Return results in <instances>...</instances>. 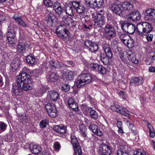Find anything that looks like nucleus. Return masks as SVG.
Instances as JSON below:
<instances>
[{"mask_svg": "<svg viewBox=\"0 0 155 155\" xmlns=\"http://www.w3.org/2000/svg\"><path fill=\"white\" fill-rule=\"evenodd\" d=\"M141 17L140 12L137 10H135L126 16L128 20H131L133 22L140 20Z\"/></svg>", "mask_w": 155, "mask_h": 155, "instance_id": "12", "label": "nucleus"}, {"mask_svg": "<svg viewBox=\"0 0 155 155\" xmlns=\"http://www.w3.org/2000/svg\"><path fill=\"white\" fill-rule=\"evenodd\" d=\"M89 128L96 135L101 136L102 135V132L98 129L97 126L94 124H91L89 126Z\"/></svg>", "mask_w": 155, "mask_h": 155, "instance_id": "22", "label": "nucleus"}, {"mask_svg": "<svg viewBox=\"0 0 155 155\" xmlns=\"http://www.w3.org/2000/svg\"><path fill=\"white\" fill-rule=\"evenodd\" d=\"M13 18L21 26L23 27H25L26 26V24L21 18V17H17L15 15L13 17Z\"/></svg>", "mask_w": 155, "mask_h": 155, "instance_id": "31", "label": "nucleus"}, {"mask_svg": "<svg viewBox=\"0 0 155 155\" xmlns=\"http://www.w3.org/2000/svg\"><path fill=\"white\" fill-rule=\"evenodd\" d=\"M6 126V125L4 122H1L0 123V129L1 130H4Z\"/></svg>", "mask_w": 155, "mask_h": 155, "instance_id": "57", "label": "nucleus"}, {"mask_svg": "<svg viewBox=\"0 0 155 155\" xmlns=\"http://www.w3.org/2000/svg\"><path fill=\"white\" fill-rule=\"evenodd\" d=\"M93 43L89 40H87L85 41L84 45L87 48H89Z\"/></svg>", "mask_w": 155, "mask_h": 155, "instance_id": "52", "label": "nucleus"}, {"mask_svg": "<svg viewBox=\"0 0 155 155\" xmlns=\"http://www.w3.org/2000/svg\"><path fill=\"white\" fill-rule=\"evenodd\" d=\"M153 35L151 34H148L147 37V39L148 41H151L152 40Z\"/></svg>", "mask_w": 155, "mask_h": 155, "instance_id": "59", "label": "nucleus"}, {"mask_svg": "<svg viewBox=\"0 0 155 155\" xmlns=\"http://www.w3.org/2000/svg\"><path fill=\"white\" fill-rule=\"evenodd\" d=\"M21 84L18 83L16 81V83L13 85L12 89V92L15 95L17 96L20 94L21 91H22L21 88Z\"/></svg>", "mask_w": 155, "mask_h": 155, "instance_id": "15", "label": "nucleus"}, {"mask_svg": "<svg viewBox=\"0 0 155 155\" xmlns=\"http://www.w3.org/2000/svg\"><path fill=\"white\" fill-rule=\"evenodd\" d=\"M75 102L73 98H70L68 101V105L70 107L71 105L73 104L74 103H75Z\"/></svg>", "mask_w": 155, "mask_h": 155, "instance_id": "56", "label": "nucleus"}, {"mask_svg": "<svg viewBox=\"0 0 155 155\" xmlns=\"http://www.w3.org/2000/svg\"><path fill=\"white\" fill-rule=\"evenodd\" d=\"M130 37L129 36L125 33H123L121 34L120 36V38L121 40L126 45L128 40L130 39Z\"/></svg>", "mask_w": 155, "mask_h": 155, "instance_id": "30", "label": "nucleus"}, {"mask_svg": "<svg viewBox=\"0 0 155 155\" xmlns=\"http://www.w3.org/2000/svg\"><path fill=\"white\" fill-rule=\"evenodd\" d=\"M74 149L75 155H81L82 151L80 145L74 148Z\"/></svg>", "mask_w": 155, "mask_h": 155, "instance_id": "45", "label": "nucleus"}, {"mask_svg": "<svg viewBox=\"0 0 155 155\" xmlns=\"http://www.w3.org/2000/svg\"><path fill=\"white\" fill-rule=\"evenodd\" d=\"M26 40L24 39L22 41L21 39H20L19 40L18 44L17 46V50L19 52H21L24 51L26 49L25 43Z\"/></svg>", "mask_w": 155, "mask_h": 155, "instance_id": "24", "label": "nucleus"}, {"mask_svg": "<svg viewBox=\"0 0 155 155\" xmlns=\"http://www.w3.org/2000/svg\"><path fill=\"white\" fill-rule=\"evenodd\" d=\"M154 61V60H153L151 57L149 55L147 58L145 62L147 64L149 65L153 63Z\"/></svg>", "mask_w": 155, "mask_h": 155, "instance_id": "49", "label": "nucleus"}, {"mask_svg": "<svg viewBox=\"0 0 155 155\" xmlns=\"http://www.w3.org/2000/svg\"><path fill=\"white\" fill-rule=\"evenodd\" d=\"M70 86L66 83H62L61 84V90L64 92H66L70 90Z\"/></svg>", "mask_w": 155, "mask_h": 155, "instance_id": "34", "label": "nucleus"}, {"mask_svg": "<svg viewBox=\"0 0 155 155\" xmlns=\"http://www.w3.org/2000/svg\"><path fill=\"white\" fill-rule=\"evenodd\" d=\"M90 114L92 118L95 120H97L98 118L97 112L91 108Z\"/></svg>", "mask_w": 155, "mask_h": 155, "instance_id": "38", "label": "nucleus"}, {"mask_svg": "<svg viewBox=\"0 0 155 155\" xmlns=\"http://www.w3.org/2000/svg\"><path fill=\"white\" fill-rule=\"evenodd\" d=\"M8 41V44H9L10 46H13L15 44V38L10 39H7Z\"/></svg>", "mask_w": 155, "mask_h": 155, "instance_id": "54", "label": "nucleus"}, {"mask_svg": "<svg viewBox=\"0 0 155 155\" xmlns=\"http://www.w3.org/2000/svg\"><path fill=\"white\" fill-rule=\"evenodd\" d=\"M73 111H77L78 110V108L77 103L75 102L73 104L69 107Z\"/></svg>", "mask_w": 155, "mask_h": 155, "instance_id": "51", "label": "nucleus"}, {"mask_svg": "<svg viewBox=\"0 0 155 155\" xmlns=\"http://www.w3.org/2000/svg\"><path fill=\"white\" fill-rule=\"evenodd\" d=\"M45 108L49 116L51 117H55L57 116V110L55 107L52 106L50 103L45 105Z\"/></svg>", "mask_w": 155, "mask_h": 155, "instance_id": "13", "label": "nucleus"}, {"mask_svg": "<svg viewBox=\"0 0 155 155\" xmlns=\"http://www.w3.org/2000/svg\"><path fill=\"white\" fill-rule=\"evenodd\" d=\"M80 133L82 136L84 137H85L86 136L85 131L83 130H80Z\"/></svg>", "mask_w": 155, "mask_h": 155, "instance_id": "61", "label": "nucleus"}, {"mask_svg": "<svg viewBox=\"0 0 155 155\" xmlns=\"http://www.w3.org/2000/svg\"><path fill=\"white\" fill-rule=\"evenodd\" d=\"M117 155H129V154L124 150L120 149L118 150L117 152Z\"/></svg>", "mask_w": 155, "mask_h": 155, "instance_id": "50", "label": "nucleus"}, {"mask_svg": "<svg viewBox=\"0 0 155 155\" xmlns=\"http://www.w3.org/2000/svg\"><path fill=\"white\" fill-rule=\"evenodd\" d=\"M122 125V122L120 121H119L117 122V125L118 128H120Z\"/></svg>", "mask_w": 155, "mask_h": 155, "instance_id": "64", "label": "nucleus"}, {"mask_svg": "<svg viewBox=\"0 0 155 155\" xmlns=\"http://www.w3.org/2000/svg\"><path fill=\"white\" fill-rule=\"evenodd\" d=\"M110 109L114 111H116L122 115L128 117L130 114L129 111L125 108H123L119 105L115 104L110 106Z\"/></svg>", "mask_w": 155, "mask_h": 155, "instance_id": "10", "label": "nucleus"}, {"mask_svg": "<svg viewBox=\"0 0 155 155\" xmlns=\"http://www.w3.org/2000/svg\"><path fill=\"white\" fill-rule=\"evenodd\" d=\"M53 129L58 133L63 134L66 133L67 130L66 126L56 125L53 127Z\"/></svg>", "mask_w": 155, "mask_h": 155, "instance_id": "18", "label": "nucleus"}, {"mask_svg": "<svg viewBox=\"0 0 155 155\" xmlns=\"http://www.w3.org/2000/svg\"><path fill=\"white\" fill-rule=\"evenodd\" d=\"M5 16L3 13H0V26L1 25L3 21L5 20Z\"/></svg>", "mask_w": 155, "mask_h": 155, "instance_id": "53", "label": "nucleus"}, {"mask_svg": "<svg viewBox=\"0 0 155 155\" xmlns=\"http://www.w3.org/2000/svg\"><path fill=\"white\" fill-rule=\"evenodd\" d=\"M48 124V120L47 119H45L41 121L40 123V126L41 128H45Z\"/></svg>", "mask_w": 155, "mask_h": 155, "instance_id": "44", "label": "nucleus"}, {"mask_svg": "<svg viewBox=\"0 0 155 155\" xmlns=\"http://www.w3.org/2000/svg\"><path fill=\"white\" fill-rule=\"evenodd\" d=\"M94 29L96 31L100 30L105 24L104 17L100 13H97L94 19Z\"/></svg>", "mask_w": 155, "mask_h": 155, "instance_id": "5", "label": "nucleus"}, {"mask_svg": "<svg viewBox=\"0 0 155 155\" xmlns=\"http://www.w3.org/2000/svg\"><path fill=\"white\" fill-rule=\"evenodd\" d=\"M48 97L52 102H55L59 98L58 93L55 91H49L48 93Z\"/></svg>", "mask_w": 155, "mask_h": 155, "instance_id": "16", "label": "nucleus"}, {"mask_svg": "<svg viewBox=\"0 0 155 155\" xmlns=\"http://www.w3.org/2000/svg\"><path fill=\"white\" fill-rule=\"evenodd\" d=\"M127 43V45H126L129 48H131L134 46V41L130 37V39L128 40Z\"/></svg>", "mask_w": 155, "mask_h": 155, "instance_id": "46", "label": "nucleus"}, {"mask_svg": "<svg viewBox=\"0 0 155 155\" xmlns=\"http://www.w3.org/2000/svg\"><path fill=\"white\" fill-rule=\"evenodd\" d=\"M121 6L119 4L113 3L109 5V8L114 13L120 16H123V10L121 8Z\"/></svg>", "mask_w": 155, "mask_h": 155, "instance_id": "11", "label": "nucleus"}, {"mask_svg": "<svg viewBox=\"0 0 155 155\" xmlns=\"http://www.w3.org/2000/svg\"><path fill=\"white\" fill-rule=\"evenodd\" d=\"M149 71L151 72H155V67H150L149 68Z\"/></svg>", "mask_w": 155, "mask_h": 155, "instance_id": "62", "label": "nucleus"}, {"mask_svg": "<svg viewBox=\"0 0 155 155\" xmlns=\"http://www.w3.org/2000/svg\"><path fill=\"white\" fill-rule=\"evenodd\" d=\"M134 155H146V152L143 149H137L134 151Z\"/></svg>", "mask_w": 155, "mask_h": 155, "instance_id": "43", "label": "nucleus"}, {"mask_svg": "<svg viewBox=\"0 0 155 155\" xmlns=\"http://www.w3.org/2000/svg\"><path fill=\"white\" fill-rule=\"evenodd\" d=\"M136 29L137 34L143 36L147 35L151 32L153 28L150 23L147 22H142L138 23L136 27L134 24L130 23L126 32L128 34H133L135 32Z\"/></svg>", "mask_w": 155, "mask_h": 155, "instance_id": "1", "label": "nucleus"}, {"mask_svg": "<svg viewBox=\"0 0 155 155\" xmlns=\"http://www.w3.org/2000/svg\"><path fill=\"white\" fill-rule=\"evenodd\" d=\"M20 64V61L18 58H14L12 61L11 64V67L12 70L15 71L17 70L19 67Z\"/></svg>", "mask_w": 155, "mask_h": 155, "instance_id": "20", "label": "nucleus"}, {"mask_svg": "<svg viewBox=\"0 0 155 155\" xmlns=\"http://www.w3.org/2000/svg\"><path fill=\"white\" fill-rule=\"evenodd\" d=\"M103 49L106 55L101 54V61L105 65L110 64V59L113 57V53L109 45L108 44H103Z\"/></svg>", "mask_w": 155, "mask_h": 155, "instance_id": "3", "label": "nucleus"}, {"mask_svg": "<svg viewBox=\"0 0 155 155\" xmlns=\"http://www.w3.org/2000/svg\"><path fill=\"white\" fill-rule=\"evenodd\" d=\"M122 7L124 10L129 12L132 11L133 9V5L128 2H124Z\"/></svg>", "mask_w": 155, "mask_h": 155, "instance_id": "25", "label": "nucleus"}, {"mask_svg": "<svg viewBox=\"0 0 155 155\" xmlns=\"http://www.w3.org/2000/svg\"><path fill=\"white\" fill-rule=\"evenodd\" d=\"M92 80V77L91 74L83 73L78 77L75 84L78 88H80L85 84L90 83Z\"/></svg>", "mask_w": 155, "mask_h": 155, "instance_id": "4", "label": "nucleus"}, {"mask_svg": "<svg viewBox=\"0 0 155 155\" xmlns=\"http://www.w3.org/2000/svg\"><path fill=\"white\" fill-rule=\"evenodd\" d=\"M143 82V79L141 77H134L131 79L130 84L131 85L138 86L141 85Z\"/></svg>", "mask_w": 155, "mask_h": 155, "instance_id": "17", "label": "nucleus"}, {"mask_svg": "<svg viewBox=\"0 0 155 155\" xmlns=\"http://www.w3.org/2000/svg\"><path fill=\"white\" fill-rule=\"evenodd\" d=\"M48 18L46 21L48 25L49 26H54L56 25V20L55 16L53 14H51L50 15L47 16Z\"/></svg>", "mask_w": 155, "mask_h": 155, "instance_id": "19", "label": "nucleus"}, {"mask_svg": "<svg viewBox=\"0 0 155 155\" xmlns=\"http://www.w3.org/2000/svg\"><path fill=\"white\" fill-rule=\"evenodd\" d=\"M104 34L106 38L108 40H110L116 35V31L113 26L107 24L104 28Z\"/></svg>", "mask_w": 155, "mask_h": 155, "instance_id": "8", "label": "nucleus"}, {"mask_svg": "<svg viewBox=\"0 0 155 155\" xmlns=\"http://www.w3.org/2000/svg\"><path fill=\"white\" fill-rule=\"evenodd\" d=\"M148 123L150 136L151 137H153L155 135V131L153 130V127L148 122Z\"/></svg>", "mask_w": 155, "mask_h": 155, "instance_id": "37", "label": "nucleus"}, {"mask_svg": "<svg viewBox=\"0 0 155 155\" xmlns=\"http://www.w3.org/2000/svg\"><path fill=\"white\" fill-rule=\"evenodd\" d=\"M63 78L65 81L71 80H73L74 75L73 72L71 71H68L63 74Z\"/></svg>", "mask_w": 155, "mask_h": 155, "instance_id": "27", "label": "nucleus"}, {"mask_svg": "<svg viewBox=\"0 0 155 155\" xmlns=\"http://www.w3.org/2000/svg\"><path fill=\"white\" fill-rule=\"evenodd\" d=\"M8 31L7 33V39L15 38V34L14 30L11 28V27L9 26L8 27Z\"/></svg>", "mask_w": 155, "mask_h": 155, "instance_id": "26", "label": "nucleus"}, {"mask_svg": "<svg viewBox=\"0 0 155 155\" xmlns=\"http://www.w3.org/2000/svg\"><path fill=\"white\" fill-rule=\"evenodd\" d=\"M71 143L73 146V148L76 147L80 145L79 143L76 138V137L71 134Z\"/></svg>", "mask_w": 155, "mask_h": 155, "instance_id": "33", "label": "nucleus"}, {"mask_svg": "<svg viewBox=\"0 0 155 155\" xmlns=\"http://www.w3.org/2000/svg\"><path fill=\"white\" fill-rule=\"evenodd\" d=\"M127 55L128 59L133 63L136 64L139 63L140 61L136 59L135 56L134 54L128 53Z\"/></svg>", "mask_w": 155, "mask_h": 155, "instance_id": "32", "label": "nucleus"}, {"mask_svg": "<svg viewBox=\"0 0 155 155\" xmlns=\"http://www.w3.org/2000/svg\"><path fill=\"white\" fill-rule=\"evenodd\" d=\"M73 10V8L71 6L67 5L66 7L65 11L67 14L71 16H72L74 15Z\"/></svg>", "mask_w": 155, "mask_h": 155, "instance_id": "36", "label": "nucleus"}, {"mask_svg": "<svg viewBox=\"0 0 155 155\" xmlns=\"http://www.w3.org/2000/svg\"><path fill=\"white\" fill-rule=\"evenodd\" d=\"M97 71L102 74H104L106 73V69L101 65H99Z\"/></svg>", "mask_w": 155, "mask_h": 155, "instance_id": "48", "label": "nucleus"}, {"mask_svg": "<svg viewBox=\"0 0 155 155\" xmlns=\"http://www.w3.org/2000/svg\"><path fill=\"white\" fill-rule=\"evenodd\" d=\"M150 56L151 57L153 60H155V49H152L149 53Z\"/></svg>", "mask_w": 155, "mask_h": 155, "instance_id": "55", "label": "nucleus"}, {"mask_svg": "<svg viewBox=\"0 0 155 155\" xmlns=\"http://www.w3.org/2000/svg\"><path fill=\"white\" fill-rule=\"evenodd\" d=\"M35 57L32 54L27 56L26 58V61L28 64L32 66L36 62Z\"/></svg>", "mask_w": 155, "mask_h": 155, "instance_id": "29", "label": "nucleus"}, {"mask_svg": "<svg viewBox=\"0 0 155 155\" xmlns=\"http://www.w3.org/2000/svg\"><path fill=\"white\" fill-rule=\"evenodd\" d=\"M45 5L47 7H52L55 12L58 14L60 15L63 12L60 4L58 2H56L53 4L52 0H43Z\"/></svg>", "mask_w": 155, "mask_h": 155, "instance_id": "6", "label": "nucleus"}, {"mask_svg": "<svg viewBox=\"0 0 155 155\" xmlns=\"http://www.w3.org/2000/svg\"><path fill=\"white\" fill-rule=\"evenodd\" d=\"M29 145V149L31 152L34 154H38L42 151V149L39 146L33 144H31Z\"/></svg>", "mask_w": 155, "mask_h": 155, "instance_id": "21", "label": "nucleus"}, {"mask_svg": "<svg viewBox=\"0 0 155 155\" xmlns=\"http://www.w3.org/2000/svg\"><path fill=\"white\" fill-rule=\"evenodd\" d=\"M59 77L57 73L50 71L48 74V81L51 82H55L59 79Z\"/></svg>", "mask_w": 155, "mask_h": 155, "instance_id": "23", "label": "nucleus"}, {"mask_svg": "<svg viewBox=\"0 0 155 155\" xmlns=\"http://www.w3.org/2000/svg\"><path fill=\"white\" fill-rule=\"evenodd\" d=\"M71 3L74 8L77 11L81 3L76 0H73L71 1Z\"/></svg>", "mask_w": 155, "mask_h": 155, "instance_id": "40", "label": "nucleus"}, {"mask_svg": "<svg viewBox=\"0 0 155 155\" xmlns=\"http://www.w3.org/2000/svg\"><path fill=\"white\" fill-rule=\"evenodd\" d=\"M130 23L127 21H123L121 24V28L123 31L126 32Z\"/></svg>", "mask_w": 155, "mask_h": 155, "instance_id": "41", "label": "nucleus"}, {"mask_svg": "<svg viewBox=\"0 0 155 155\" xmlns=\"http://www.w3.org/2000/svg\"><path fill=\"white\" fill-rule=\"evenodd\" d=\"M85 10V8L84 7V5L81 3L79 6V7H78L76 12L79 14H81L84 12Z\"/></svg>", "mask_w": 155, "mask_h": 155, "instance_id": "47", "label": "nucleus"}, {"mask_svg": "<svg viewBox=\"0 0 155 155\" xmlns=\"http://www.w3.org/2000/svg\"><path fill=\"white\" fill-rule=\"evenodd\" d=\"M99 151L101 155H110L111 153L110 147L105 144L101 145Z\"/></svg>", "mask_w": 155, "mask_h": 155, "instance_id": "14", "label": "nucleus"}, {"mask_svg": "<svg viewBox=\"0 0 155 155\" xmlns=\"http://www.w3.org/2000/svg\"><path fill=\"white\" fill-rule=\"evenodd\" d=\"M50 67L51 69L54 68L59 69L61 68L63 66L62 63L60 64L59 62H56L53 60L50 61L49 62Z\"/></svg>", "mask_w": 155, "mask_h": 155, "instance_id": "28", "label": "nucleus"}, {"mask_svg": "<svg viewBox=\"0 0 155 155\" xmlns=\"http://www.w3.org/2000/svg\"><path fill=\"white\" fill-rule=\"evenodd\" d=\"M66 25L64 24H61L57 27L56 29V32L58 36L60 38L65 40L66 39L65 36L63 34L64 32L65 34L68 36V37L70 38V32L67 29Z\"/></svg>", "mask_w": 155, "mask_h": 155, "instance_id": "7", "label": "nucleus"}, {"mask_svg": "<svg viewBox=\"0 0 155 155\" xmlns=\"http://www.w3.org/2000/svg\"><path fill=\"white\" fill-rule=\"evenodd\" d=\"M60 147V145L59 143L58 142L56 141L54 142V147L56 149H59Z\"/></svg>", "mask_w": 155, "mask_h": 155, "instance_id": "58", "label": "nucleus"}, {"mask_svg": "<svg viewBox=\"0 0 155 155\" xmlns=\"http://www.w3.org/2000/svg\"><path fill=\"white\" fill-rule=\"evenodd\" d=\"M63 20L64 21L65 23L68 25L72 24L74 21L73 19L71 18L68 16L63 17Z\"/></svg>", "mask_w": 155, "mask_h": 155, "instance_id": "39", "label": "nucleus"}, {"mask_svg": "<svg viewBox=\"0 0 155 155\" xmlns=\"http://www.w3.org/2000/svg\"><path fill=\"white\" fill-rule=\"evenodd\" d=\"M112 46L113 49L114 50H117L118 48V46L116 44H112Z\"/></svg>", "mask_w": 155, "mask_h": 155, "instance_id": "63", "label": "nucleus"}, {"mask_svg": "<svg viewBox=\"0 0 155 155\" xmlns=\"http://www.w3.org/2000/svg\"><path fill=\"white\" fill-rule=\"evenodd\" d=\"M98 47L97 44L93 43L89 48L90 51L92 52L96 51L98 50Z\"/></svg>", "mask_w": 155, "mask_h": 155, "instance_id": "42", "label": "nucleus"}, {"mask_svg": "<svg viewBox=\"0 0 155 155\" xmlns=\"http://www.w3.org/2000/svg\"><path fill=\"white\" fill-rule=\"evenodd\" d=\"M120 57L121 60L124 62L126 61V59L124 57V53L123 52H121L120 54Z\"/></svg>", "mask_w": 155, "mask_h": 155, "instance_id": "60", "label": "nucleus"}, {"mask_svg": "<svg viewBox=\"0 0 155 155\" xmlns=\"http://www.w3.org/2000/svg\"><path fill=\"white\" fill-rule=\"evenodd\" d=\"M31 80L30 76L23 71L20 72L16 78V81L19 84H21L22 91H24L32 89L33 84Z\"/></svg>", "mask_w": 155, "mask_h": 155, "instance_id": "2", "label": "nucleus"}, {"mask_svg": "<svg viewBox=\"0 0 155 155\" xmlns=\"http://www.w3.org/2000/svg\"><path fill=\"white\" fill-rule=\"evenodd\" d=\"M85 4L87 7L95 9L100 7L104 3V0H86Z\"/></svg>", "mask_w": 155, "mask_h": 155, "instance_id": "9", "label": "nucleus"}, {"mask_svg": "<svg viewBox=\"0 0 155 155\" xmlns=\"http://www.w3.org/2000/svg\"><path fill=\"white\" fill-rule=\"evenodd\" d=\"M99 65L96 63H91L90 64H88L87 65L88 68H89L94 71H97L98 69Z\"/></svg>", "mask_w": 155, "mask_h": 155, "instance_id": "35", "label": "nucleus"}]
</instances>
